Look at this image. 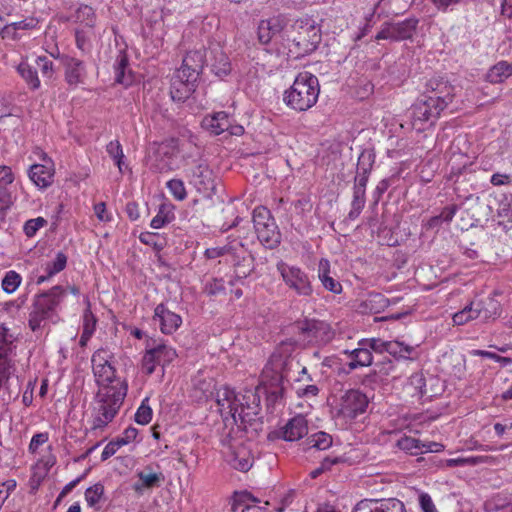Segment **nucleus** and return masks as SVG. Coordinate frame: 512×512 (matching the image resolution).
<instances>
[{"label": "nucleus", "instance_id": "nucleus-25", "mask_svg": "<svg viewBox=\"0 0 512 512\" xmlns=\"http://www.w3.org/2000/svg\"><path fill=\"white\" fill-rule=\"evenodd\" d=\"M343 353L351 360L347 364L349 371L355 370L359 367H367L373 363L372 352L367 346L359 345L358 348L345 350Z\"/></svg>", "mask_w": 512, "mask_h": 512}, {"label": "nucleus", "instance_id": "nucleus-12", "mask_svg": "<svg viewBox=\"0 0 512 512\" xmlns=\"http://www.w3.org/2000/svg\"><path fill=\"white\" fill-rule=\"evenodd\" d=\"M61 286H54L48 292L38 295L34 302L35 314L42 318H51L54 316L56 307L60 302L61 296L64 294Z\"/></svg>", "mask_w": 512, "mask_h": 512}, {"label": "nucleus", "instance_id": "nucleus-44", "mask_svg": "<svg viewBox=\"0 0 512 512\" xmlns=\"http://www.w3.org/2000/svg\"><path fill=\"white\" fill-rule=\"evenodd\" d=\"M239 502L244 505L241 512H267L266 508L257 505L259 500L248 492L240 495Z\"/></svg>", "mask_w": 512, "mask_h": 512}, {"label": "nucleus", "instance_id": "nucleus-5", "mask_svg": "<svg viewBox=\"0 0 512 512\" xmlns=\"http://www.w3.org/2000/svg\"><path fill=\"white\" fill-rule=\"evenodd\" d=\"M291 33L288 40L292 42L294 49L290 48V52H294L296 57L305 56L316 50L321 41L320 29L315 22L309 18L298 19L291 26Z\"/></svg>", "mask_w": 512, "mask_h": 512}, {"label": "nucleus", "instance_id": "nucleus-43", "mask_svg": "<svg viewBox=\"0 0 512 512\" xmlns=\"http://www.w3.org/2000/svg\"><path fill=\"white\" fill-rule=\"evenodd\" d=\"M418 101L424 104V107L427 108L430 116H434L437 119L439 118L441 112L445 109L443 106V100L438 101L437 98L434 99L432 96L424 95L422 98L418 99Z\"/></svg>", "mask_w": 512, "mask_h": 512}, {"label": "nucleus", "instance_id": "nucleus-34", "mask_svg": "<svg viewBox=\"0 0 512 512\" xmlns=\"http://www.w3.org/2000/svg\"><path fill=\"white\" fill-rule=\"evenodd\" d=\"M67 264V256L63 252H58L55 259L53 261H50L46 263L45 265V272L46 275H42L38 278L37 283L40 284L55 274L61 272L65 269Z\"/></svg>", "mask_w": 512, "mask_h": 512}, {"label": "nucleus", "instance_id": "nucleus-37", "mask_svg": "<svg viewBox=\"0 0 512 512\" xmlns=\"http://www.w3.org/2000/svg\"><path fill=\"white\" fill-rule=\"evenodd\" d=\"M159 365L163 367L170 364L176 357L175 349L165 344H159L155 347H150Z\"/></svg>", "mask_w": 512, "mask_h": 512}, {"label": "nucleus", "instance_id": "nucleus-53", "mask_svg": "<svg viewBox=\"0 0 512 512\" xmlns=\"http://www.w3.org/2000/svg\"><path fill=\"white\" fill-rule=\"evenodd\" d=\"M395 366L391 359L386 358L382 361L375 363L373 374L377 375L383 380L384 377L390 376L394 371Z\"/></svg>", "mask_w": 512, "mask_h": 512}, {"label": "nucleus", "instance_id": "nucleus-39", "mask_svg": "<svg viewBox=\"0 0 512 512\" xmlns=\"http://www.w3.org/2000/svg\"><path fill=\"white\" fill-rule=\"evenodd\" d=\"M395 446L411 455L422 453L421 441L409 436H401L396 440Z\"/></svg>", "mask_w": 512, "mask_h": 512}, {"label": "nucleus", "instance_id": "nucleus-28", "mask_svg": "<svg viewBox=\"0 0 512 512\" xmlns=\"http://www.w3.org/2000/svg\"><path fill=\"white\" fill-rule=\"evenodd\" d=\"M259 241L267 248H276L281 241V234L275 222H270L255 230Z\"/></svg>", "mask_w": 512, "mask_h": 512}, {"label": "nucleus", "instance_id": "nucleus-42", "mask_svg": "<svg viewBox=\"0 0 512 512\" xmlns=\"http://www.w3.org/2000/svg\"><path fill=\"white\" fill-rule=\"evenodd\" d=\"M375 163V154L372 150H364L358 157L357 171L363 174H370Z\"/></svg>", "mask_w": 512, "mask_h": 512}, {"label": "nucleus", "instance_id": "nucleus-17", "mask_svg": "<svg viewBox=\"0 0 512 512\" xmlns=\"http://www.w3.org/2000/svg\"><path fill=\"white\" fill-rule=\"evenodd\" d=\"M353 512H407L404 503L398 499L365 500L359 502Z\"/></svg>", "mask_w": 512, "mask_h": 512}, {"label": "nucleus", "instance_id": "nucleus-63", "mask_svg": "<svg viewBox=\"0 0 512 512\" xmlns=\"http://www.w3.org/2000/svg\"><path fill=\"white\" fill-rule=\"evenodd\" d=\"M458 210V206L456 204H451L444 207L439 214V216L435 217L433 220H442L444 222H450L455 216Z\"/></svg>", "mask_w": 512, "mask_h": 512}, {"label": "nucleus", "instance_id": "nucleus-52", "mask_svg": "<svg viewBox=\"0 0 512 512\" xmlns=\"http://www.w3.org/2000/svg\"><path fill=\"white\" fill-rule=\"evenodd\" d=\"M166 186L175 199L182 201L186 198L187 192L182 180L171 179L167 182Z\"/></svg>", "mask_w": 512, "mask_h": 512}, {"label": "nucleus", "instance_id": "nucleus-6", "mask_svg": "<svg viewBox=\"0 0 512 512\" xmlns=\"http://www.w3.org/2000/svg\"><path fill=\"white\" fill-rule=\"evenodd\" d=\"M291 329L298 332L297 341L323 346L335 336V330L328 322H294Z\"/></svg>", "mask_w": 512, "mask_h": 512}, {"label": "nucleus", "instance_id": "nucleus-20", "mask_svg": "<svg viewBox=\"0 0 512 512\" xmlns=\"http://www.w3.org/2000/svg\"><path fill=\"white\" fill-rule=\"evenodd\" d=\"M308 433V422L302 415L291 418L283 427L279 429L277 435L285 441H297Z\"/></svg>", "mask_w": 512, "mask_h": 512}, {"label": "nucleus", "instance_id": "nucleus-7", "mask_svg": "<svg viewBox=\"0 0 512 512\" xmlns=\"http://www.w3.org/2000/svg\"><path fill=\"white\" fill-rule=\"evenodd\" d=\"M108 357V351L100 349L93 354L91 359L95 380L100 386L99 391H105L110 387H120L118 384L127 385L125 381L116 378L115 368L110 364Z\"/></svg>", "mask_w": 512, "mask_h": 512}, {"label": "nucleus", "instance_id": "nucleus-23", "mask_svg": "<svg viewBox=\"0 0 512 512\" xmlns=\"http://www.w3.org/2000/svg\"><path fill=\"white\" fill-rule=\"evenodd\" d=\"M283 376L279 372L265 369L262 376V384L265 386L268 398L277 401L283 397Z\"/></svg>", "mask_w": 512, "mask_h": 512}, {"label": "nucleus", "instance_id": "nucleus-29", "mask_svg": "<svg viewBox=\"0 0 512 512\" xmlns=\"http://www.w3.org/2000/svg\"><path fill=\"white\" fill-rule=\"evenodd\" d=\"M203 126L215 135L228 131L231 127L229 116L226 112L220 111L212 116L203 119Z\"/></svg>", "mask_w": 512, "mask_h": 512}, {"label": "nucleus", "instance_id": "nucleus-9", "mask_svg": "<svg viewBox=\"0 0 512 512\" xmlns=\"http://www.w3.org/2000/svg\"><path fill=\"white\" fill-rule=\"evenodd\" d=\"M277 270L280 272L283 281L298 295L310 296L312 294V285L308 275L300 268L289 266L285 262L280 261L277 264Z\"/></svg>", "mask_w": 512, "mask_h": 512}, {"label": "nucleus", "instance_id": "nucleus-47", "mask_svg": "<svg viewBox=\"0 0 512 512\" xmlns=\"http://www.w3.org/2000/svg\"><path fill=\"white\" fill-rule=\"evenodd\" d=\"M236 242L237 241L234 240L223 247L208 248L205 250L204 255L207 259H216L224 255H229L231 257L235 251Z\"/></svg>", "mask_w": 512, "mask_h": 512}, {"label": "nucleus", "instance_id": "nucleus-33", "mask_svg": "<svg viewBox=\"0 0 512 512\" xmlns=\"http://www.w3.org/2000/svg\"><path fill=\"white\" fill-rule=\"evenodd\" d=\"M85 500L89 507L95 510L101 509L102 503L106 501L103 484L96 483L88 487L85 491Z\"/></svg>", "mask_w": 512, "mask_h": 512}, {"label": "nucleus", "instance_id": "nucleus-46", "mask_svg": "<svg viewBox=\"0 0 512 512\" xmlns=\"http://www.w3.org/2000/svg\"><path fill=\"white\" fill-rule=\"evenodd\" d=\"M270 222H275L270 211L264 207H258L253 211V223L255 230L260 229Z\"/></svg>", "mask_w": 512, "mask_h": 512}, {"label": "nucleus", "instance_id": "nucleus-16", "mask_svg": "<svg viewBox=\"0 0 512 512\" xmlns=\"http://www.w3.org/2000/svg\"><path fill=\"white\" fill-rule=\"evenodd\" d=\"M197 80L187 77L183 71H176L171 81L170 95L173 101L184 102L195 91Z\"/></svg>", "mask_w": 512, "mask_h": 512}, {"label": "nucleus", "instance_id": "nucleus-64", "mask_svg": "<svg viewBox=\"0 0 512 512\" xmlns=\"http://www.w3.org/2000/svg\"><path fill=\"white\" fill-rule=\"evenodd\" d=\"M419 504L423 512H437L432 498L427 493H421L419 495Z\"/></svg>", "mask_w": 512, "mask_h": 512}, {"label": "nucleus", "instance_id": "nucleus-51", "mask_svg": "<svg viewBox=\"0 0 512 512\" xmlns=\"http://www.w3.org/2000/svg\"><path fill=\"white\" fill-rule=\"evenodd\" d=\"M310 443L312 447H315L318 450H326L332 445V437L331 435L320 431L311 436Z\"/></svg>", "mask_w": 512, "mask_h": 512}, {"label": "nucleus", "instance_id": "nucleus-36", "mask_svg": "<svg viewBox=\"0 0 512 512\" xmlns=\"http://www.w3.org/2000/svg\"><path fill=\"white\" fill-rule=\"evenodd\" d=\"M17 70L30 89L37 90L40 87L37 69L30 66L28 63L22 62L19 64Z\"/></svg>", "mask_w": 512, "mask_h": 512}, {"label": "nucleus", "instance_id": "nucleus-45", "mask_svg": "<svg viewBox=\"0 0 512 512\" xmlns=\"http://www.w3.org/2000/svg\"><path fill=\"white\" fill-rule=\"evenodd\" d=\"M106 151L109 156L115 161L119 171L122 173V165H123V149L118 140L111 141L106 146Z\"/></svg>", "mask_w": 512, "mask_h": 512}, {"label": "nucleus", "instance_id": "nucleus-55", "mask_svg": "<svg viewBox=\"0 0 512 512\" xmlns=\"http://www.w3.org/2000/svg\"><path fill=\"white\" fill-rule=\"evenodd\" d=\"M23 302L18 303L17 301H11L3 304L0 308L1 318H17L20 317V309Z\"/></svg>", "mask_w": 512, "mask_h": 512}, {"label": "nucleus", "instance_id": "nucleus-35", "mask_svg": "<svg viewBox=\"0 0 512 512\" xmlns=\"http://www.w3.org/2000/svg\"><path fill=\"white\" fill-rule=\"evenodd\" d=\"M38 23V19L34 17H29L19 22L7 24L2 28V35L3 37H5L6 35L11 34L13 38H16L17 30H31L36 28Z\"/></svg>", "mask_w": 512, "mask_h": 512}, {"label": "nucleus", "instance_id": "nucleus-60", "mask_svg": "<svg viewBox=\"0 0 512 512\" xmlns=\"http://www.w3.org/2000/svg\"><path fill=\"white\" fill-rule=\"evenodd\" d=\"M386 352L389 353L390 355H393L394 357H404L402 353L406 352L410 354L411 348L408 346H404L402 343L398 341H388Z\"/></svg>", "mask_w": 512, "mask_h": 512}, {"label": "nucleus", "instance_id": "nucleus-59", "mask_svg": "<svg viewBox=\"0 0 512 512\" xmlns=\"http://www.w3.org/2000/svg\"><path fill=\"white\" fill-rule=\"evenodd\" d=\"M36 63L43 75L48 79H51L54 75L53 62L50 61L46 56H39Z\"/></svg>", "mask_w": 512, "mask_h": 512}, {"label": "nucleus", "instance_id": "nucleus-15", "mask_svg": "<svg viewBox=\"0 0 512 512\" xmlns=\"http://www.w3.org/2000/svg\"><path fill=\"white\" fill-rule=\"evenodd\" d=\"M154 469L153 465L145 466L141 471L137 472L138 481L132 486L133 490L142 494L147 489L158 488L165 480L164 474L159 470V466Z\"/></svg>", "mask_w": 512, "mask_h": 512}, {"label": "nucleus", "instance_id": "nucleus-11", "mask_svg": "<svg viewBox=\"0 0 512 512\" xmlns=\"http://www.w3.org/2000/svg\"><path fill=\"white\" fill-rule=\"evenodd\" d=\"M227 464L241 472H247L253 465L251 449L243 444H230L224 451Z\"/></svg>", "mask_w": 512, "mask_h": 512}, {"label": "nucleus", "instance_id": "nucleus-48", "mask_svg": "<svg viewBox=\"0 0 512 512\" xmlns=\"http://www.w3.org/2000/svg\"><path fill=\"white\" fill-rule=\"evenodd\" d=\"M21 279L17 272L13 270L8 271L2 279V289L6 293H13L19 287Z\"/></svg>", "mask_w": 512, "mask_h": 512}, {"label": "nucleus", "instance_id": "nucleus-2", "mask_svg": "<svg viewBox=\"0 0 512 512\" xmlns=\"http://www.w3.org/2000/svg\"><path fill=\"white\" fill-rule=\"evenodd\" d=\"M17 337L18 333L12 331L5 323L0 324V342L2 343L0 345V393L4 403L16 400L21 390L19 377L15 375L13 343Z\"/></svg>", "mask_w": 512, "mask_h": 512}, {"label": "nucleus", "instance_id": "nucleus-10", "mask_svg": "<svg viewBox=\"0 0 512 512\" xmlns=\"http://www.w3.org/2000/svg\"><path fill=\"white\" fill-rule=\"evenodd\" d=\"M369 404L368 397L359 390H349L340 401L339 414L344 418L354 419L363 414Z\"/></svg>", "mask_w": 512, "mask_h": 512}, {"label": "nucleus", "instance_id": "nucleus-49", "mask_svg": "<svg viewBox=\"0 0 512 512\" xmlns=\"http://www.w3.org/2000/svg\"><path fill=\"white\" fill-rule=\"evenodd\" d=\"M149 399L145 398L135 413V421L138 424L146 425L152 419V409L148 404Z\"/></svg>", "mask_w": 512, "mask_h": 512}, {"label": "nucleus", "instance_id": "nucleus-32", "mask_svg": "<svg viewBox=\"0 0 512 512\" xmlns=\"http://www.w3.org/2000/svg\"><path fill=\"white\" fill-rule=\"evenodd\" d=\"M410 118L412 120L413 126L418 130L422 129V127L418 125H422L426 122L433 124L437 120L436 117L430 116L427 108L424 107V104L420 103L418 100L412 105L410 109Z\"/></svg>", "mask_w": 512, "mask_h": 512}, {"label": "nucleus", "instance_id": "nucleus-14", "mask_svg": "<svg viewBox=\"0 0 512 512\" xmlns=\"http://www.w3.org/2000/svg\"><path fill=\"white\" fill-rule=\"evenodd\" d=\"M237 279L247 278L255 269L254 257L241 241L236 242L235 251L231 256Z\"/></svg>", "mask_w": 512, "mask_h": 512}, {"label": "nucleus", "instance_id": "nucleus-3", "mask_svg": "<svg viewBox=\"0 0 512 512\" xmlns=\"http://www.w3.org/2000/svg\"><path fill=\"white\" fill-rule=\"evenodd\" d=\"M320 92L318 78L308 72L300 73L284 92L283 101L291 109L303 112L313 107Z\"/></svg>", "mask_w": 512, "mask_h": 512}, {"label": "nucleus", "instance_id": "nucleus-27", "mask_svg": "<svg viewBox=\"0 0 512 512\" xmlns=\"http://www.w3.org/2000/svg\"><path fill=\"white\" fill-rule=\"evenodd\" d=\"M53 176L54 170L43 164H34L29 170V178L40 188L50 186L53 182Z\"/></svg>", "mask_w": 512, "mask_h": 512}, {"label": "nucleus", "instance_id": "nucleus-4", "mask_svg": "<svg viewBox=\"0 0 512 512\" xmlns=\"http://www.w3.org/2000/svg\"><path fill=\"white\" fill-rule=\"evenodd\" d=\"M120 387L106 388L105 391H98L96 414L93 419L92 429H102L110 423L116 414L127 394V385L118 384Z\"/></svg>", "mask_w": 512, "mask_h": 512}, {"label": "nucleus", "instance_id": "nucleus-1", "mask_svg": "<svg viewBox=\"0 0 512 512\" xmlns=\"http://www.w3.org/2000/svg\"><path fill=\"white\" fill-rule=\"evenodd\" d=\"M244 399L251 400L246 404L240 402L234 390L223 387L216 392V403L225 425H236L238 429L246 430L252 425L259 410V397L249 391Z\"/></svg>", "mask_w": 512, "mask_h": 512}, {"label": "nucleus", "instance_id": "nucleus-26", "mask_svg": "<svg viewBox=\"0 0 512 512\" xmlns=\"http://www.w3.org/2000/svg\"><path fill=\"white\" fill-rule=\"evenodd\" d=\"M487 320L492 317L491 311L489 308H483L481 302H471L470 305L465 306L461 311H458L452 314L453 320H457L458 318L462 320Z\"/></svg>", "mask_w": 512, "mask_h": 512}, {"label": "nucleus", "instance_id": "nucleus-56", "mask_svg": "<svg viewBox=\"0 0 512 512\" xmlns=\"http://www.w3.org/2000/svg\"><path fill=\"white\" fill-rule=\"evenodd\" d=\"M387 342L380 338L361 339L358 345L367 346L370 351L376 353L386 352Z\"/></svg>", "mask_w": 512, "mask_h": 512}, {"label": "nucleus", "instance_id": "nucleus-54", "mask_svg": "<svg viewBox=\"0 0 512 512\" xmlns=\"http://www.w3.org/2000/svg\"><path fill=\"white\" fill-rule=\"evenodd\" d=\"M76 17L80 22H84L87 26H94L95 13L92 7L88 5H81L76 11Z\"/></svg>", "mask_w": 512, "mask_h": 512}, {"label": "nucleus", "instance_id": "nucleus-13", "mask_svg": "<svg viewBox=\"0 0 512 512\" xmlns=\"http://www.w3.org/2000/svg\"><path fill=\"white\" fill-rule=\"evenodd\" d=\"M188 176L190 183L201 193H209L215 189L213 172L204 160H197Z\"/></svg>", "mask_w": 512, "mask_h": 512}, {"label": "nucleus", "instance_id": "nucleus-18", "mask_svg": "<svg viewBox=\"0 0 512 512\" xmlns=\"http://www.w3.org/2000/svg\"><path fill=\"white\" fill-rule=\"evenodd\" d=\"M287 22L282 15L261 20L258 25V40L261 44H269L285 28Z\"/></svg>", "mask_w": 512, "mask_h": 512}, {"label": "nucleus", "instance_id": "nucleus-30", "mask_svg": "<svg viewBox=\"0 0 512 512\" xmlns=\"http://www.w3.org/2000/svg\"><path fill=\"white\" fill-rule=\"evenodd\" d=\"M318 277L327 290L335 294L341 293L342 285L330 276V262L325 258L319 261Z\"/></svg>", "mask_w": 512, "mask_h": 512}, {"label": "nucleus", "instance_id": "nucleus-8", "mask_svg": "<svg viewBox=\"0 0 512 512\" xmlns=\"http://www.w3.org/2000/svg\"><path fill=\"white\" fill-rule=\"evenodd\" d=\"M418 19L407 18L400 22H385L376 34L375 40L403 41L411 39L416 32Z\"/></svg>", "mask_w": 512, "mask_h": 512}, {"label": "nucleus", "instance_id": "nucleus-31", "mask_svg": "<svg viewBox=\"0 0 512 512\" xmlns=\"http://www.w3.org/2000/svg\"><path fill=\"white\" fill-rule=\"evenodd\" d=\"M510 76H512V63L499 61L488 70L486 79L496 84L504 82Z\"/></svg>", "mask_w": 512, "mask_h": 512}, {"label": "nucleus", "instance_id": "nucleus-57", "mask_svg": "<svg viewBox=\"0 0 512 512\" xmlns=\"http://www.w3.org/2000/svg\"><path fill=\"white\" fill-rule=\"evenodd\" d=\"M204 291L209 296H216L224 293L225 286L223 279L213 278L205 284Z\"/></svg>", "mask_w": 512, "mask_h": 512}, {"label": "nucleus", "instance_id": "nucleus-62", "mask_svg": "<svg viewBox=\"0 0 512 512\" xmlns=\"http://www.w3.org/2000/svg\"><path fill=\"white\" fill-rule=\"evenodd\" d=\"M155 318L159 320H181L180 316L170 312L163 304L155 308Z\"/></svg>", "mask_w": 512, "mask_h": 512}, {"label": "nucleus", "instance_id": "nucleus-22", "mask_svg": "<svg viewBox=\"0 0 512 512\" xmlns=\"http://www.w3.org/2000/svg\"><path fill=\"white\" fill-rule=\"evenodd\" d=\"M427 92L429 96L440 102L443 100V106L446 108L454 98V87L448 81L443 79H431L427 83Z\"/></svg>", "mask_w": 512, "mask_h": 512}, {"label": "nucleus", "instance_id": "nucleus-61", "mask_svg": "<svg viewBox=\"0 0 512 512\" xmlns=\"http://www.w3.org/2000/svg\"><path fill=\"white\" fill-rule=\"evenodd\" d=\"M396 176H391L381 180L374 191L375 200L378 201L382 195L388 190V188L395 182Z\"/></svg>", "mask_w": 512, "mask_h": 512}, {"label": "nucleus", "instance_id": "nucleus-24", "mask_svg": "<svg viewBox=\"0 0 512 512\" xmlns=\"http://www.w3.org/2000/svg\"><path fill=\"white\" fill-rule=\"evenodd\" d=\"M210 62L212 71L220 78L227 76L231 72L230 60L218 45L210 49Z\"/></svg>", "mask_w": 512, "mask_h": 512}, {"label": "nucleus", "instance_id": "nucleus-21", "mask_svg": "<svg viewBox=\"0 0 512 512\" xmlns=\"http://www.w3.org/2000/svg\"><path fill=\"white\" fill-rule=\"evenodd\" d=\"M205 61L206 56L201 50L189 51L183 58L182 66L177 71H183L188 78L198 80Z\"/></svg>", "mask_w": 512, "mask_h": 512}, {"label": "nucleus", "instance_id": "nucleus-41", "mask_svg": "<svg viewBox=\"0 0 512 512\" xmlns=\"http://www.w3.org/2000/svg\"><path fill=\"white\" fill-rule=\"evenodd\" d=\"M128 67V57L126 53L120 52L115 61V80L120 84H128L130 79H126L125 70Z\"/></svg>", "mask_w": 512, "mask_h": 512}, {"label": "nucleus", "instance_id": "nucleus-58", "mask_svg": "<svg viewBox=\"0 0 512 512\" xmlns=\"http://www.w3.org/2000/svg\"><path fill=\"white\" fill-rule=\"evenodd\" d=\"M159 365L153 352L148 348L142 358V369L147 375L154 373L156 366Z\"/></svg>", "mask_w": 512, "mask_h": 512}, {"label": "nucleus", "instance_id": "nucleus-19", "mask_svg": "<svg viewBox=\"0 0 512 512\" xmlns=\"http://www.w3.org/2000/svg\"><path fill=\"white\" fill-rule=\"evenodd\" d=\"M60 59L64 67L66 83L70 87H76L77 85L82 84L86 76L83 61L67 55L62 56Z\"/></svg>", "mask_w": 512, "mask_h": 512}, {"label": "nucleus", "instance_id": "nucleus-40", "mask_svg": "<svg viewBox=\"0 0 512 512\" xmlns=\"http://www.w3.org/2000/svg\"><path fill=\"white\" fill-rule=\"evenodd\" d=\"M365 193L366 191L353 188V199L351 202V210L348 214L350 220H355L365 206Z\"/></svg>", "mask_w": 512, "mask_h": 512}, {"label": "nucleus", "instance_id": "nucleus-38", "mask_svg": "<svg viewBox=\"0 0 512 512\" xmlns=\"http://www.w3.org/2000/svg\"><path fill=\"white\" fill-rule=\"evenodd\" d=\"M174 217L175 216L172 210V206L168 204H162L159 207L157 215L151 220L150 226L153 229H160L164 225L174 220Z\"/></svg>", "mask_w": 512, "mask_h": 512}, {"label": "nucleus", "instance_id": "nucleus-50", "mask_svg": "<svg viewBox=\"0 0 512 512\" xmlns=\"http://www.w3.org/2000/svg\"><path fill=\"white\" fill-rule=\"evenodd\" d=\"M47 223V220L43 217L29 219L24 223L23 231L27 237H33L38 230L45 227Z\"/></svg>", "mask_w": 512, "mask_h": 512}]
</instances>
